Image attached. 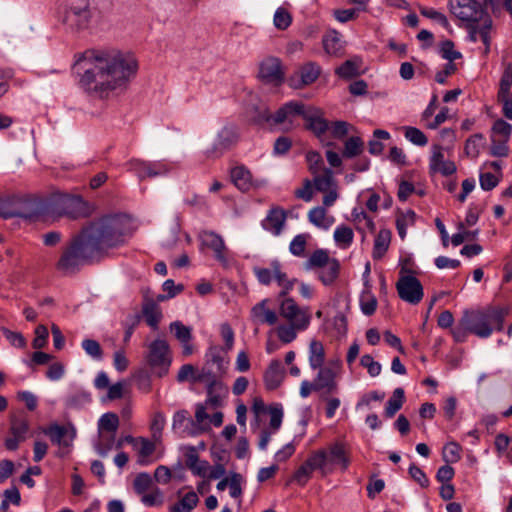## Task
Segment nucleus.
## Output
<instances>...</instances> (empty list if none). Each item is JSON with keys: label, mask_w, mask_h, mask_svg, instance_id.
Masks as SVG:
<instances>
[{"label": "nucleus", "mask_w": 512, "mask_h": 512, "mask_svg": "<svg viewBox=\"0 0 512 512\" xmlns=\"http://www.w3.org/2000/svg\"><path fill=\"white\" fill-rule=\"evenodd\" d=\"M76 66L83 70L79 81L81 87L101 98L126 87L138 69L134 57L118 50H87L77 60ZM77 73L80 74L79 71Z\"/></svg>", "instance_id": "f257e3e1"}, {"label": "nucleus", "mask_w": 512, "mask_h": 512, "mask_svg": "<svg viewBox=\"0 0 512 512\" xmlns=\"http://www.w3.org/2000/svg\"><path fill=\"white\" fill-rule=\"evenodd\" d=\"M127 235L121 226H83L63 248L56 269L76 274L84 265L99 261L108 249L123 244Z\"/></svg>", "instance_id": "f03ea898"}, {"label": "nucleus", "mask_w": 512, "mask_h": 512, "mask_svg": "<svg viewBox=\"0 0 512 512\" xmlns=\"http://www.w3.org/2000/svg\"><path fill=\"white\" fill-rule=\"evenodd\" d=\"M95 207L80 195L52 193L40 196V222L59 221L63 216L69 220L90 217Z\"/></svg>", "instance_id": "7ed1b4c3"}, {"label": "nucleus", "mask_w": 512, "mask_h": 512, "mask_svg": "<svg viewBox=\"0 0 512 512\" xmlns=\"http://www.w3.org/2000/svg\"><path fill=\"white\" fill-rule=\"evenodd\" d=\"M509 314L507 307H489L485 310H465L460 319L462 327L479 338H488L494 330L501 331L505 317Z\"/></svg>", "instance_id": "20e7f679"}, {"label": "nucleus", "mask_w": 512, "mask_h": 512, "mask_svg": "<svg viewBox=\"0 0 512 512\" xmlns=\"http://www.w3.org/2000/svg\"><path fill=\"white\" fill-rule=\"evenodd\" d=\"M0 217L4 220L20 218L40 222V196L35 194H8L0 196Z\"/></svg>", "instance_id": "39448f33"}, {"label": "nucleus", "mask_w": 512, "mask_h": 512, "mask_svg": "<svg viewBox=\"0 0 512 512\" xmlns=\"http://www.w3.org/2000/svg\"><path fill=\"white\" fill-rule=\"evenodd\" d=\"M92 13L89 0H66L63 24L71 32H80L89 27Z\"/></svg>", "instance_id": "423d86ee"}, {"label": "nucleus", "mask_w": 512, "mask_h": 512, "mask_svg": "<svg viewBox=\"0 0 512 512\" xmlns=\"http://www.w3.org/2000/svg\"><path fill=\"white\" fill-rule=\"evenodd\" d=\"M172 362L167 341L156 339L148 347L147 363L158 377L165 376Z\"/></svg>", "instance_id": "0eeeda50"}, {"label": "nucleus", "mask_w": 512, "mask_h": 512, "mask_svg": "<svg viewBox=\"0 0 512 512\" xmlns=\"http://www.w3.org/2000/svg\"><path fill=\"white\" fill-rule=\"evenodd\" d=\"M448 8L455 17L465 23L484 21L485 17L490 16L477 0H449Z\"/></svg>", "instance_id": "6e6552de"}, {"label": "nucleus", "mask_w": 512, "mask_h": 512, "mask_svg": "<svg viewBox=\"0 0 512 512\" xmlns=\"http://www.w3.org/2000/svg\"><path fill=\"white\" fill-rule=\"evenodd\" d=\"M512 134V125L503 119H497L490 130L491 146L489 154L492 157L504 158L509 155L508 142Z\"/></svg>", "instance_id": "1a4fd4ad"}, {"label": "nucleus", "mask_w": 512, "mask_h": 512, "mask_svg": "<svg viewBox=\"0 0 512 512\" xmlns=\"http://www.w3.org/2000/svg\"><path fill=\"white\" fill-rule=\"evenodd\" d=\"M410 272L406 267L400 270V277L396 283V289L400 299L412 305L421 302L424 296L421 282L414 276L408 275Z\"/></svg>", "instance_id": "9d476101"}, {"label": "nucleus", "mask_w": 512, "mask_h": 512, "mask_svg": "<svg viewBox=\"0 0 512 512\" xmlns=\"http://www.w3.org/2000/svg\"><path fill=\"white\" fill-rule=\"evenodd\" d=\"M258 78L264 84L281 85L285 80L282 62L278 57L268 56L259 63Z\"/></svg>", "instance_id": "9b49d317"}, {"label": "nucleus", "mask_w": 512, "mask_h": 512, "mask_svg": "<svg viewBox=\"0 0 512 512\" xmlns=\"http://www.w3.org/2000/svg\"><path fill=\"white\" fill-rule=\"evenodd\" d=\"M238 132L234 125H225L217 133L211 148L206 150L208 157H219L238 142Z\"/></svg>", "instance_id": "f8f14e48"}, {"label": "nucleus", "mask_w": 512, "mask_h": 512, "mask_svg": "<svg viewBox=\"0 0 512 512\" xmlns=\"http://www.w3.org/2000/svg\"><path fill=\"white\" fill-rule=\"evenodd\" d=\"M197 380L208 382L206 404L214 408L221 406L222 395L227 392V389L222 382L217 380L215 373L202 368L201 372L197 375Z\"/></svg>", "instance_id": "ddd939ff"}, {"label": "nucleus", "mask_w": 512, "mask_h": 512, "mask_svg": "<svg viewBox=\"0 0 512 512\" xmlns=\"http://www.w3.org/2000/svg\"><path fill=\"white\" fill-rule=\"evenodd\" d=\"M280 315L298 330L306 329L310 322L309 315L303 312L292 298H285L281 302Z\"/></svg>", "instance_id": "4468645a"}, {"label": "nucleus", "mask_w": 512, "mask_h": 512, "mask_svg": "<svg viewBox=\"0 0 512 512\" xmlns=\"http://www.w3.org/2000/svg\"><path fill=\"white\" fill-rule=\"evenodd\" d=\"M321 73V68L315 62H307L302 65L298 72H295L288 79L289 85L294 89L314 83Z\"/></svg>", "instance_id": "2eb2a0df"}, {"label": "nucleus", "mask_w": 512, "mask_h": 512, "mask_svg": "<svg viewBox=\"0 0 512 512\" xmlns=\"http://www.w3.org/2000/svg\"><path fill=\"white\" fill-rule=\"evenodd\" d=\"M332 365L340 367V361L330 363L329 366H321L314 379L315 391H324L326 394L336 393L338 391V384L336 381V372Z\"/></svg>", "instance_id": "dca6fc26"}, {"label": "nucleus", "mask_w": 512, "mask_h": 512, "mask_svg": "<svg viewBox=\"0 0 512 512\" xmlns=\"http://www.w3.org/2000/svg\"><path fill=\"white\" fill-rule=\"evenodd\" d=\"M44 433L49 436L52 443L63 447H70L76 437V431L73 426L67 427L56 423L47 427Z\"/></svg>", "instance_id": "f3484780"}, {"label": "nucleus", "mask_w": 512, "mask_h": 512, "mask_svg": "<svg viewBox=\"0 0 512 512\" xmlns=\"http://www.w3.org/2000/svg\"><path fill=\"white\" fill-rule=\"evenodd\" d=\"M305 122V128L319 139H321L330 128L328 120L323 117V112L313 106H310V112L306 116Z\"/></svg>", "instance_id": "a211bd4d"}, {"label": "nucleus", "mask_w": 512, "mask_h": 512, "mask_svg": "<svg viewBox=\"0 0 512 512\" xmlns=\"http://www.w3.org/2000/svg\"><path fill=\"white\" fill-rule=\"evenodd\" d=\"M285 369L281 362L274 359L270 362L266 369L263 379L267 390L277 389L284 380Z\"/></svg>", "instance_id": "6ab92c4d"}, {"label": "nucleus", "mask_w": 512, "mask_h": 512, "mask_svg": "<svg viewBox=\"0 0 512 512\" xmlns=\"http://www.w3.org/2000/svg\"><path fill=\"white\" fill-rule=\"evenodd\" d=\"M230 177L234 185L242 192L249 191L253 186H259L258 183L252 181L251 172L244 165L233 167Z\"/></svg>", "instance_id": "aec40b11"}, {"label": "nucleus", "mask_w": 512, "mask_h": 512, "mask_svg": "<svg viewBox=\"0 0 512 512\" xmlns=\"http://www.w3.org/2000/svg\"><path fill=\"white\" fill-rule=\"evenodd\" d=\"M223 350L222 347L212 346L206 353V366L204 368L215 373L216 378L226 370L224 357L222 356Z\"/></svg>", "instance_id": "412c9836"}, {"label": "nucleus", "mask_w": 512, "mask_h": 512, "mask_svg": "<svg viewBox=\"0 0 512 512\" xmlns=\"http://www.w3.org/2000/svg\"><path fill=\"white\" fill-rule=\"evenodd\" d=\"M200 239L204 246L214 251L217 260L225 261V244L222 237L219 234H216L213 231L204 230L200 234Z\"/></svg>", "instance_id": "4be33fe9"}, {"label": "nucleus", "mask_w": 512, "mask_h": 512, "mask_svg": "<svg viewBox=\"0 0 512 512\" xmlns=\"http://www.w3.org/2000/svg\"><path fill=\"white\" fill-rule=\"evenodd\" d=\"M268 299H263L251 309V318L254 322L259 324L274 325L277 322V314L274 310L267 309L266 304Z\"/></svg>", "instance_id": "5701e85b"}, {"label": "nucleus", "mask_w": 512, "mask_h": 512, "mask_svg": "<svg viewBox=\"0 0 512 512\" xmlns=\"http://www.w3.org/2000/svg\"><path fill=\"white\" fill-rule=\"evenodd\" d=\"M328 453L327 467L332 468L333 465H341L343 471L347 470L350 460L346 455L344 445L341 443H334L326 450Z\"/></svg>", "instance_id": "b1692460"}, {"label": "nucleus", "mask_w": 512, "mask_h": 512, "mask_svg": "<svg viewBox=\"0 0 512 512\" xmlns=\"http://www.w3.org/2000/svg\"><path fill=\"white\" fill-rule=\"evenodd\" d=\"M327 459V451L325 449H320L312 452L304 463L312 472L318 470L321 472L322 476H326L333 470L332 468L327 467Z\"/></svg>", "instance_id": "393cba45"}, {"label": "nucleus", "mask_w": 512, "mask_h": 512, "mask_svg": "<svg viewBox=\"0 0 512 512\" xmlns=\"http://www.w3.org/2000/svg\"><path fill=\"white\" fill-rule=\"evenodd\" d=\"M270 266L274 269V280L277 282L278 286L281 287L279 297L284 298L293 289L297 280L288 278L287 274L282 271L281 263L278 260H273Z\"/></svg>", "instance_id": "a878e982"}, {"label": "nucleus", "mask_w": 512, "mask_h": 512, "mask_svg": "<svg viewBox=\"0 0 512 512\" xmlns=\"http://www.w3.org/2000/svg\"><path fill=\"white\" fill-rule=\"evenodd\" d=\"M392 232L389 229H381L375 239L372 250V257L374 260H380L386 254L391 243Z\"/></svg>", "instance_id": "bb28decb"}, {"label": "nucleus", "mask_w": 512, "mask_h": 512, "mask_svg": "<svg viewBox=\"0 0 512 512\" xmlns=\"http://www.w3.org/2000/svg\"><path fill=\"white\" fill-rule=\"evenodd\" d=\"M323 48L329 55L339 56L343 53V44L341 41V34L336 30H331L323 36Z\"/></svg>", "instance_id": "cd10ccee"}, {"label": "nucleus", "mask_w": 512, "mask_h": 512, "mask_svg": "<svg viewBox=\"0 0 512 512\" xmlns=\"http://www.w3.org/2000/svg\"><path fill=\"white\" fill-rule=\"evenodd\" d=\"M137 221L136 217L128 212H113L101 215L98 219L88 224H128Z\"/></svg>", "instance_id": "c85d7f7f"}, {"label": "nucleus", "mask_w": 512, "mask_h": 512, "mask_svg": "<svg viewBox=\"0 0 512 512\" xmlns=\"http://www.w3.org/2000/svg\"><path fill=\"white\" fill-rule=\"evenodd\" d=\"M142 313L147 325L156 330L162 318V312L159 305L152 299L147 300L143 304Z\"/></svg>", "instance_id": "c756f323"}, {"label": "nucleus", "mask_w": 512, "mask_h": 512, "mask_svg": "<svg viewBox=\"0 0 512 512\" xmlns=\"http://www.w3.org/2000/svg\"><path fill=\"white\" fill-rule=\"evenodd\" d=\"M340 263L336 258H332V261L326 266L322 267L318 271V279L326 286H329L335 282L339 276Z\"/></svg>", "instance_id": "7c9ffc66"}, {"label": "nucleus", "mask_w": 512, "mask_h": 512, "mask_svg": "<svg viewBox=\"0 0 512 512\" xmlns=\"http://www.w3.org/2000/svg\"><path fill=\"white\" fill-rule=\"evenodd\" d=\"M405 401V393L403 388L398 387L393 391L392 396L386 403L384 415L386 418H392L402 408Z\"/></svg>", "instance_id": "2f4dec72"}, {"label": "nucleus", "mask_w": 512, "mask_h": 512, "mask_svg": "<svg viewBox=\"0 0 512 512\" xmlns=\"http://www.w3.org/2000/svg\"><path fill=\"white\" fill-rule=\"evenodd\" d=\"M325 362V350L321 342L312 340L309 345V365L313 370L321 368Z\"/></svg>", "instance_id": "473e14b6"}, {"label": "nucleus", "mask_w": 512, "mask_h": 512, "mask_svg": "<svg viewBox=\"0 0 512 512\" xmlns=\"http://www.w3.org/2000/svg\"><path fill=\"white\" fill-rule=\"evenodd\" d=\"M133 169L138 174L140 179H144L145 177H156L166 173V170L157 169L156 164L135 160L131 162Z\"/></svg>", "instance_id": "72a5a7b5"}, {"label": "nucleus", "mask_w": 512, "mask_h": 512, "mask_svg": "<svg viewBox=\"0 0 512 512\" xmlns=\"http://www.w3.org/2000/svg\"><path fill=\"white\" fill-rule=\"evenodd\" d=\"M332 261V258L329 257V254L324 249L315 250L308 260L304 263V267L306 270L311 269H320Z\"/></svg>", "instance_id": "f704fd0d"}, {"label": "nucleus", "mask_w": 512, "mask_h": 512, "mask_svg": "<svg viewBox=\"0 0 512 512\" xmlns=\"http://www.w3.org/2000/svg\"><path fill=\"white\" fill-rule=\"evenodd\" d=\"M119 427V417L116 413H104L98 421L99 433H116Z\"/></svg>", "instance_id": "c9c22d12"}, {"label": "nucleus", "mask_w": 512, "mask_h": 512, "mask_svg": "<svg viewBox=\"0 0 512 512\" xmlns=\"http://www.w3.org/2000/svg\"><path fill=\"white\" fill-rule=\"evenodd\" d=\"M485 138L482 133L471 135L465 142L464 152L468 157L477 158L480 154V146H484Z\"/></svg>", "instance_id": "e433bc0d"}, {"label": "nucleus", "mask_w": 512, "mask_h": 512, "mask_svg": "<svg viewBox=\"0 0 512 512\" xmlns=\"http://www.w3.org/2000/svg\"><path fill=\"white\" fill-rule=\"evenodd\" d=\"M199 498L194 491H190L184 495V497L174 504L171 508V512H191L198 504Z\"/></svg>", "instance_id": "4c0bfd02"}, {"label": "nucleus", "mask_w": 512, "mask_h": 512, "mask_svg": "<svg viewBox=\"0 0 512 512\" xmlns=\"http://www.w3.org/2000/svg\"><path fill=\"white\" fill-rule=\"evenodd\" d=\"M98 437L94 448L101 457H106L114 445L116 446L115 433H99Z\"/></svg>", "instance_id": "58836bf2"}, {"label": "nucleus", "mask_w": 512, "mask_h": 512, "mask_svg": "<svg viewBox=\"0 0 512 512\" xmlns=\"http://www.w3.org/2000/svg\"><path fill=\"white\" fill-rule=\"evenodd\" d=\"M364 150V142L359 136H352L345 142L342 155L344 158H354Z\"/></svg>", "instance_id": "ea45409f"}, {"label": "nucleus", "mask_w": 512, "mask_h": 512, "mask_svg": "<svg viewBox=\"0 0 512 512\" xmlns=\"http://www.w3.org/2000/svg\"><path fill=\"white\" fill-rule=\"evenodd\" d=\"M91 394L87 391H76L66 398L65 404L70 409H80L91 402Z\"/></svg>", "instance_id": "a19ab883"}, {"label": "nucleus", "mask_w": 512, "mask_h": 512, "mask_svg": "<svg viewBox=\"0 0 512 512\" xmlns=\"http://www.w3.org/2000/svg\"><path fill=\"white\" fill-rule=\"evenodd\" d=\"M361 63L360 60H346L344 63H342L338 68H336L335 73L344 79H352L354 77H357L359 73V64Z\"/></svg>", "instance_id": "79ce46f5"}, {"label": "nucleus", "mask_w": 512, "mask_h": 512, "mask_svg": "<svg viewBox=\"0 0 512 512\" xmlns=\"http://www.w3.org/2000/svg\"><path fill=\"white\" fill-rule=\"evenodd\" d=\"M29 430V423L25 417L13 416L10 421V433L25 440Z\"/></svg>", "instance_id": "37998d69"}, {"label": "nucleus", "mask_w": 512, "mask_h": 512, "mask_svg": "<svg viewBox=\"0 0 512 512\" xmlns=\"http://www.w3.org/2000/svg\"><path fill=\"white\" fill-rule=\"evenodd\" d=\"M310 238H311V236L308 233H302V234L296 235L290 242V245H289L290 253L297 257L304 256L307 241Z\"/></svg>", "instance_id": "c03bdc74"}, {"label": "nucleus", "mask_w": 512, "mask_h": 512, "mask_svg": "<svg viewBox=\"0 0 512 512\" xmlns=\"http://www.w3.org/2000/svg\"><path fill=\"white\" fill-rule=\"evenodd\" d=\"M249 113H251V122L256 125H262L272 119L269 109L264 105H252L249 108Z\"/></svg>", "instance_id": "a18cd8bd"}, {"label": "nucleus", "mask_w": 512, "mask_h": 512, "mask_svg": "<svg viewBox=\"0 0 512 512\" xmlns=\"http://www.w3.org/2000/svg\"><path fill=\"white\" fill-rule=\"evenodd\" d=\"M455 44L452 40L446 39L439 44V53L441 57L448 62H454L462 58V54L454 49Z\"/></svg>", "instance_id": "49530a36"}, {"label": "nucleus", "mask_w": 512, "mask_h": 512, "mask_svg": "<svg viewBox=\"0 0 512 512\" xmlns=\"http://www.w3.org/2000/svg\"><path fill=\"white\" fill-rule=\"evenodd\" d=\"M419 12L422 16L438 22L441 26H443L445 29H447L450 33L452 32L450 23H449L447 17L443 13L438 12L432 8H427L425 6H419Z\"/></svg>", "instance_id": "de8ad7c7"}, {"label": "nucleus", "mask_w": 512, "mask_h": 512, "mask_svg": "<svg viewBox=\"0 0 512 512\" xmlns=\"http://www.w3.org/2000/svg\"><path fill=\"white\" fill-rule=\"evenodd\" d=\"M353 230L348 226H340L334 232V240L341 248H347L353 241Z\"/></svg>", "instance_id": "09e8293b"}, {"label": "nucleus", "mask_w": 512, "mask_h": 512, "mask_svg": "<svg viewBox=\"0 0 512 512\" xmlns=\"http://www.w3.org/2000/svg\"><path fill=\"white\" fill-rule=\"evenodd\" d=\"M512 87V63H506L504 66V71L502 73L499 90L498 93L501 96L510 95V90Z\"/></svg>", "instance_id": "8fccbe9b"}, {"label": "nucleus", "mask_w": 512, "mask_h": 512, "mask_svg": "<svg viewBox=\"0 0 512 512\" xmlns=\"http://www.w3.org/2000/svg\"><path fill=\"white\" fill-rule=\"evenodd\" d=\"M207 419H209V415L206 412V408L202 404H198L196 406L195 411V425H192L194 427V430L192 431V434H199L208 429L207 424H203Z\"/></svg>", "instance_id": "3c124183"}, {"label": "nucleus", "mask_w": 512, "mask_h": 512, "mask_svg": "<svg viewBox=\"0 0 512 512\" xmlns=\"http://www.w3.org/2000/svg\"><path fill=\"white\" fill-rule=\"evenodd\" d=\"M170 330L174 333L179 342H191L192 330L180 321H174L170 324Z\"/></svg>", "instance_id": "603ef678"}, {"label": "nucleus", "mask_w": 512, "mask_h": 512, "mask_svg": "<svg viewBox=\"0 0 512 512\" xmlns=\"http://www.w3.org/2000/svg\"><path fill=\"white\" fill-rule=\"evenodd\" d=\"M360 308L364 315L371 316L377 308V299L370 292H364L360 298Z\"/></svg>", "instance_id": "864d4df0"}, {"label": "nucleus", "mask_w": 512, "mask_h": 512, "mask_svg": "<svg viewBox=\"0 0 512 512\" xmlns=\"http://www.w3.org/2000/svg\"><path fill=\"white\" fill-rule=\"evenodd\" d=\"M273 23L278 30H286L292 23V16L288 10L279 7L274 14Z\"/></svg>", "instance_id": "5fc2aeb1"}, {"label": "nucleus", "mask_w": 512, "mask_h": 512, "mask_svg": "<svg viewBox=\"0 0 512 512\" xmlns=\"http://www.w3.org/2000/svg\"><path fill=\"white\" fill-rule=\"evenodd\" d=\"M285 109L287 111L288 118L294 116H301L304 120L308 113L310 112V106L306 107L300 101H289L285 103Z\"/></svg>", "instance_id": "6e6d98bb"}, {"label": "nucleus", "mask_w": 512, "mask_h": 512, "mask_svg": "<svg viewBox=\"0 0 512 512\" xmlns=\"http://www.w3.org/2000/svg\"><path fill=\"white\" fill-rule=\"evenodd\" d=\"M459 228V231L451 237V243L454 246H459L465 241H473L478 234V230H467V226H459Z\"/></svg>", "instance_id": "4d7b16f0"}, {"label": "nucleus", "mask_w": 512, "mask_h": 512, "mask_svg": "<svg viewBox=\"0 0 512 512\" xmlns=\"http://www.w3.org/2000/svg\"><path fill=\"white\" fill-rule=\"evenodd\" d=\"M332 184L333 172L330 168H324V175L314 178V186L317 191L327 192Z\"/></svg>", "instance_id": "13d9d810"}, {"label": "nucleus", "mask_w": 512, "mask_h": 512, "mask_svg": "<svg viewBox=\"0 0 512 512\" xmlns=\"http://www.w3.org/2000/svg\"><path fill=\"white\" fill-rule=\"evenodd\" d=\"M268 412L270 414V429L276 432L282 424L283 408L281 404H274L269 406Z\"/></svg>", "instance_id": "bf43d9fd"}, {"label": "nucleus", "mask_w": 512, "mask_h": 512, "mask_svg": "<svg viewBox=\"0 0 512 512\" xmlns=\"http://www.w3.org/2000/svg\"><path fill=\"white\" fill-rule=\"evenodd\" d=\"M461 447L456 442L448 443L443 450V460L446 463H456L461 459Z\"/></svg>", "instance_id": "052dcab7"}, {"label": "nucleus", "mask_w": 512, "mask_h": 512, "mask_svg": "<svg viewBox=\"0 0 512 512\" xmlns=\"http://www.w3.org/2000/svg\"><path fill=\"white\" fill-rule=\"evenodd\" d=\"M405 137L417 146H425L428 143L427 136L416 127H406Z\"/></svg>", "instance_id": "680f3d73"}, {"label": "nucleus", "mask_w": 512, "mask_h": 512, "mask_svg": "<svg viewBox=\"0 0 512 512\" xmlns=\"http://www.w3.org/2000/svg\"><path fill=\"white\" fill-rule=\"evenodd\" d=\"M360 365L367 369L368 374L371 377H376L381 373V364L374 361L373 357L369 354H365L361 357Z\"/></svg>", "instance_id": "e2e57ef3"}, {"label": "nucleus", "mask_w": 512, "mask_h": 512, "mask_svg": "<svg viewBox=\"0 0 512 512\" xmlns=\"http://www.w3.org/2000/svg\"><path fill=\"white\" fill-rule=\"evenodd\" d=\"M286 220V210L281 207H273L269 210L263 223L268 222V224H285Z\"/></svg>", "instance_id": "0e129e2a"}, {"label": "nucleus", "mask_w": 512, "mask_h": 512, "mask_svg": "<svg viewBox=\"0 0 512 512\" xmlns=\"http://www.w3.org/2000/svg\"><path fill=\"white\" fill-rule=\"evenodd\" d=\"M243 477L237 472H231L229 477V493L232 498H239L242 495V483Z\"/></svg>", "instance_id": "69168bd1"}, {"label": "nucleus", "mask_w": 512, "mask_h": 512, "mask_svg": "<svg viewBox=\"0 0 512 512\" xmlns=\"http://www.w3.org/2000/svg\"><path fill=\"white\" fill-rule=\"evenodd\" d=\"M151 484H152V478L146 472L139 473L135 477L134 482H133L134 489H135L136 493H138V494H143L146 490H148L150 488Z\"/></svg>", "instance_id": "338daca9"}, {"label": "nucleus", "mask_w": 512, "mask_h": 512, "mask_svg": "<svg viewBox=\"0 0 512 512\" xmlns=\"http://www.w3.org/2000/svg\"><path fill=\"white\" fill-rule=\"evenodd\" d=\"M84 351L94 359H101L103 351L100 344L93 339H85L82 341Z\"/></svg>", "instance_id": "774afa93"}]
</instances>
